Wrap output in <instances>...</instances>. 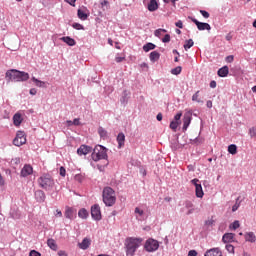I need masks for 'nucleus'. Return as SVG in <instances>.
Listing matches in <instances>:
<instances>
[{"instance_id":"nucleus-43","label":"nucleus","mask_w":256,"mask_h":256,"mask_svg":"<svg viewBox=\"0 0 256 256\" xmlns=\"http://www.w3.org/2000/svg\"><path fill=\"white\" fill-rule=\"evenodd\" d=\"M171 41V35L166 34L164 38H162V43H169Z\"/></svg>"},{"instance_id":"nucleus-12","label":"nucleus","mask_w":256,"mask_h":256,"mask_svg":"<svg viewBox=\"0 0 256 256\" xmlns=\"http://www.w3.org/2000/svg\"><path fill=\"white\" fill-rule=\"evenodd\" d=\"M87 8H79L77 11L78 18L81 19V21H87L89 14L87 13Z\"/></svg>"},{"instance_id":"nucleus-57","label":"nucleus","mask_w":256,"mask_h":256,"mask_svg":"<svg viewBox=\"0 0 256 256\" xmlns=\"http://www.w3.org/2000/svg\"><path fill=\"white\" fill-rule=\"evenodd\" d=\"M233 59H234L233 55H230V56L226 57L227 63H233Z\"/></svg>"},{"instance_id":"nucleus-60","label":"nucleus","mask_w":256,"mask_h":256,"mask_svg":"<svg viewBox=\"0 0 256 256\" xmlns=\"http://www.w3.org/2000/svg\"><path fill=\"white\" fill-rule=\"evenodd\" d=\"M73 125H75V126L81 125V122L79 121V118H76V119L73 120Z\"/></svg>"},{"instance_id":"nucleus-64","label":"nucleus","mask_w":256,"mask_h":256,"mask_svg":"<svg viewBox=\"0 0 256 256\" xmlns=\"http://www.w3.org/2000/svg\"><path fill=\"white\" fill-rule=\"evenodd\" d=\"M30 95H37V89L35 88L30 89Z\"/></svg>"},{"instance_id":"nucleus-49","label":"nucleus","mask_w":256,"mask_h":256,"mask_svg":"<svg viewBox=\"0 0 256 256\" xmlns=\"http://www.w3.org/2000/svg\"><path fill=\"white\" fill-rule=\"evenodd\" d=\"M75 181H78L79 183H81V181H83V175L81 174L75 175Z\"/></svg>"},{"instance_id":"nucleus-61","label":"nucleus","mask_w":256,"mask_h":256,"mask_svg":"<svg viewBox=\"0 0 256 256\" xmlns=\"http://www.w3.org/2000/svg\"><path fill=\"white\" fill-rule=\"evenodd\" d=\"M67 3H69V5H71L72 7H75V3L77 0H66Z\"/></svg>"},{"instance_id":"nucleus-46","label":"nucleus","mask_w":256,"mask_h":256,"mask_svg":"<svg viewBox=\"0 0 256 256\" xmlns=\"http://www.w3.org/2000/svg\"><path fill=\"white\" fill-rule=\"evenodd\" d=\"M183 116V113L179 112L174 116V119L176 122L179 123V121L181 120V117Z\"/></svg>"},{"instance_id":"nucleus-59","label":"nucleus","mask_w":256,"mask_h":256,"mask_svg":"<svg viewBox=\"0 0 256 256\" xmlns=\"http://www.w3.org/2000/svg\"><path fill=\"white\" fill-rule=\"evenodd\" d=\"M135 213H138V215L141 216V215H143L144 212H143V210L139 209V207H136L135 208Z\"/></svg>"},{"instance_id":"nucleus-2","label":"nucleus","mask_w":256,"mask_h":256,"mask_svg":"<svg viewBox=\"0 0 256 256\" xmlns=\"http://www.w3.org/2000/svg\"><path fill=\"white\" fill-rule=\"evenodd\" d=\"M143 243L142 238H135V237H128L125 240V247H126V255L127 256H134L137 252V248Z\"/></svg>"},{"instance_id":"nucleus-33","label":"nucleus","mask_w":256,"mask_h":256,"mask_svg":"<svg viewBox=\"0 0 256 256\" xmlns=\"http://www.w3.org/2000/svg\"><path fill=\"white\" fill-rule=\"evenodd\" d=\"M228 152L231 155H236L237 154V145L232 144V145L228 146Z\"/></svg>"},{"instance_id":"nucleus-17","label":"nucleus","mask_w":256,"mask_h":256,"mask_svg":"<svg viewBox=\"0 0 256 256\" xmlns=\"http://www.w3.org/2000/svg\"><path fill=\"white\" fill-rule=\"evenodd\" d=\"M223 243H234L235 241V234L233 233H225L222 237Z\"/></svg>"},{"instance_id":"nucleus-39","label":"nucleus","mask_w":256,"mask_h":256,"mask_svg":"<svg viewBox=\"0 0 256 256\" xmlns=\"http://www.w3.org/2000/svg\"><path fill=\"white\" fill-rule=\"evenodd\" d=\"M192 101H196L197 103H203L202 100H199V91H197V92L192 96Z\"/></svg>"},{"instance_id":"nucleus-42","label":"nucleus","mask_w":256,"mask_h":256,"mask_svg":"<svg viewBox=\"0 0 256 256\" xmlns=\"http://www.w3.org/2000/svg\"><path fill=\"white\" fill-rule=\"evenodd\" d=\"M239 227H240V225H239V221H234L232 224H231V226H230V228L231 229H239Z\"/></svg>"},{"instance_id":"nucleus-19","label":"nucleus","mask_w":256,"mask_h":256,"mask_svg":"<svg viewBox=\"0 0 256 256\" xmlns=\"http://www.w3.org/2000/svg\"><path fill=\"white\" fill-rule=\"evenodd\" d=\"M60 40L66 43V45H69V47H74V45H76L75 39L69 36L62 37Z\"/></svg>"},{"instance_id":"nucleus-41","label":"nucleus","mask_w":256,"mask_h":256,"mask_svg":"<svg viewBox=\"0 0 256 256\" xmlns=\"http://www.w3.org/2000/svg\"><path fill=\"white\" fill-rule=\"evenodd\" d=\"M249 135L251 138L256 137V127H252L249 129Z\"/></svg>"},{"instance_id":"nucleus-51","label":"nucleus","mask_w":256,"mask_h":256,"mask_svg":"<svg viewBox=\"0 0 256 256\" xmlns=\"http://www.w3.org/2000/svg\"><path fill=\"white\" fill-rule=\"evenodd\" d=\"M66 173H67V171L65 170V167H60V175H61V177H65V175H66Z\"/></svg>"},{"instance_id":"nucleus-35","label":"nucleus","mask_w":256,"mask_h":256,"mask_svg":"<svg viewBox=\"0 0 256 256\" xmlns=\"http://www.w3.org/2000/svg\"><path fill=\"white\" fill-rule=\"evenodd\" d=\"M163 33H167V30L159 28V29L155 30L154 35H155V37H161V35H163Z\"/></svg>"},{"instance_id":"nucleus-14","label":"nucleus","mask_w":256,"mask_h":256,"mask_svg":"<svg viewBox=\"0 0 256 256\" xmlns=\"http://www.w3.org/2000/svg\"><path fill=\"white\" fill-rule=\"evenodd\" d=\"M204 256H223V252H221V249L219 248H212L207 250Z\"/></svg>"},{"instance_id":"nucleus-11","label":"nucleus","mask_w":256,"mask_h":256,"mask_svg":"<svg viewBox=\"0 0 256 256\" xmlns=\"http://www.w3.org/2000/svg\"><path fill=\"white\" fill-rule=\"evenodd\" d=\"M75 215H77V210H75L73 207H65L64 216L66 217V219L73 220L75 218Z\"/></svg>"},{"instance_id":"nucleus-25","label":"nucleus","mask_w":256,"mask_h":256,"mask_svg":"<svg viewBox=\"0 0 256 256\" xmlns=\"http://www.w3.org/2000/svg\"><path fill=\"white\" fill-rule=\"evenodd\" d=\"M229 75V67L223 66L218 70V77H227Z\"/></svg>"},{"instance_id":"nucleus-62","label":"nucleus","mask_w":256,"mask_h":256,"mask_svg":"<svg viewBox=\"0 0 256 256\" xmlns=\"http://www.w3.org/2000/svg\"><path fill=\"white\" fill-rule=\"evenodd\" d=\"M206 106L208 107V109H211V107H213V102L211 100H208L206 102Z\"/></svg>"},{"instance_id":"nucleus-6","label":"nucleus","mask_w":256,"mask_h":256,"mask_svg":"<svg viewBox=\"0 0 256 256\" xmlns=\"http://www.w3.org/2000/svg\"><path fill=\"white\" fill-rule=\"evenodd\" d=\"M190 183L195 187L196 197H198V199H203L205 192H203V186L201 185V181H199V179L197 178H194L190 181Z\"/></svg>"},{"instance_id":"nucleus-50","label":"nucleus","mask_w":256,"mask_h":256,"mask_svg":"<svg viewBox=\"0 0 256 256\" xmlns=\"http://www.w3.org/2000/svg\"><path fill=\"white\" fill-rule=\"evenodd\" d=\"M179 0H163L164 3H172L173 7H176V3Z\"/></svg>"},{"instance_id":"nucleus-23","label":"nucleus","mask_w":256,"mask_h":256,"mask_svg":"<svg viewBox=\"0 0 256 256\" xmlns=\"http://www.w3.org/2000/svg\"><path fill=\"white\" fill-rule=\"evenodd\" d=\"M91 245V240L89 238H84L81 243H79L80 249H89Z\"/></svg>"},{"instance_id":"nucleus-53","label":"nucleus","mask_w":256,"mask_h":256,"mask_svg":"<svg viewBox=\"0 0 256 256\" xmlns=\"http://www.w3.org/2000/svg\"><path fill=\"white\" fill-rule=\"evenodd\" d=\"M116 63H122V61H125V57L117 56L115 58Z\"/></svg>"},{"instance_id":"nucleus-47","label":"nucleus","mask_w":256,"mask_h":256,"mask_svg":"<svg viewBox=\"0 0 256 256\" xmlns=\"http://www.w3.org/2000/svg\"><path fill=\"white\" fill-rule=\"evenodd\" d=\"M29 256H41V253H39L36 250H31L30 253H29Z\"/></svg>"},{"instance_id":"nucleus-1","label":"nucleus","mask_w":256,"mask_h":256,"mask_svg":"<svg viewBox=\"0 0 256 256\" xmlns=\"http://www.w3.org/2000/svg\"><path fill=\"white\" fill-rule=\"evenodd\" d=\"M5 79L8 81V83H11V81H15V82L29 81V73L24 71H19L17 69H11L6 72Z\"/></svg>"},{"instance_id":"nucleus-36","label":"nucleus","mask_w":256,"mask_h":256,"mask_svg":"<svg viewBox=\"0 0 256 256\" xmlns=\"http://www.w3.org/2000/svg\"><path fill=\"white\" fill-rule=\"evenodd\" d=\"M177 127H179V122H177V121L170 122V129H172V131H174V133L177 131Z\"/></svg>"},{"instance_id":"nucleus-8","label":"nucleus","mask_w":256,"mask_h":256,"mask_svg":"<svg viewBox=\"0 0 256 256\" xmlns=\"http://www.w3.org/2000/svg\"><path fill=\"white\" fill-rule=\"evenodd\" d=\"M144 249H146L148 253H153V251H157V249H159V242L153 238H150L146 241Z\"/></svg>"},{"instance_id":"nucleus-26","label":"nucleus","mask_w":256,"mask_h":256,"mask_svg":"<svg viewBox=\"0 0 256 256\" xmlns=\"http://www.w3.org/2000/svg\"><path fill=\"white\" fill-rule=\"evenodd\" d=\"M47 245H48L49 248L52 249V251H57V249H58L57 242L53 238H49L47 240Z\"/></svg>"},{"instance_id":"nucleus-15","label":"nucleus","mask_w":256,"mask_h":256,"mask_svg":"<svg viewBox=\"0 0 256 256\" xmlns=\"http://www.w3.org/2000/svg\"><path fill=\"white\" fill-rule=\"evenodd\" d=\"M92 148L87 146V145H81L78 150L77 153L78 155H89V153H91Z\"/></svg>"},{"instance_id":"nucleus-24","label":"nucleus","mask_w":256,"mask_h":256,"mask_svg":"<svg viewBox=\"0 0 256 256\" xmlns=\"http://www.w3.org/2000/svg\"><path fill=\"white\" fill-rule=\"evenodd\" d=\"M245 241H248L249 243H255L256 241V236L255 233L253 232H247L245 235Z\"/></svg>"},{"instance_id":"nucleus-3","label":"nucleus","mask_w":256,"mask_h":256,"mask_svg":"<svg viewBox=\"0 0 256 256\" xmlns=\"http://www.w3.org/2000/svg\"><path fill=\"white\" fill-rule=\"evenodd\" d=\"M103 203L106 207H113L117 201L115 190L111 187H105L102 192Z\"/></svg>"},{"instance_id":"nucleus-29","label":"nucleus","mask_w":256,"mask_h":256,"mask_svg":"<svg viewBox=\"0 0 256 256\" xmlns=\"http://www.w3.org/2000/svg\"><path fill=\"white\" fill-rule=\"evenodd\" d=\"M155 47H157L155 44L148 42L143 46V51H145V53H149V51H153Z\"/></svg>"},{"instance_id":"nucleus-54","label":"nucleus","mask_w":256,"mask_h":256,"mask_svg":"<svg viewBox=\"0 0 256 256\" xmlns=\"http://www.w3.org/2000/svg\"><path fill=\"white\" fill-rule=\"evenodd\" d=\"M175 25L178 27V29H183V21L179 20L175 23Z\"/></svg>"},{"instance_id":"nucleus-40","label":"nucleus","mask_w":256,"mask_h":256,"mask_svg":"<svg viewBox=\"0 0 256 256\" xmlns=\"http://www.w3.org/2000/svg\"><path fill=\"white\" fill-rule=\"evenodd\" d=\"M241 203H239V198H237L236 203L232 206V211L235 213L239 209Z\"/></svg>"},{"instance_id":"nucleus-37","label":"nucleus","mask_w":256,"mask_h":256,"mask_svg":"<svg viewBox=\"0 0 256 256\" xmlns=\"http://www.w3.org/2000/svg\"><path fill=\"white\" fill-rule=\"evenodd\" d=\"M182 68L181 66H177L176 68L171 70L172 75H181Z\"/></svg>"},{"instance_id":"nucleus-52","label":"nucleus","mask_w":256,"mask_h":256,"mask_svg":"<svg viewBox=\"0 0 256 256\" xmlns=\"http://www.w3.org/2000/svg\"><path fill=\"white\" fill-rule=\"evenodd\" d=\"M185 205H186V209H193V202L186 201Z\"/></svg>"},{"instance_id":"nucleus-20","label":"nucleus","mask_w":256,"mask_h":256,"mask_svg":"<svg viewBox=\"0 0 256 256\" xmlns=\"http://www.w3.org/2000/svg\"><path fill=\"white\" fill-rule=\"evenodd\" d=\"M118 148L125 147V134L123 132L119 133L117 136Z\"/></svg>"},{"instance_id":"nucleus-16","label":"nucleus","mask_w":256,"mask_h":256,"mask_svg":"<svg viewBox=\"0 0 256 256\" xmlns=\"http://www.w3.org/2000/svg\"><path fill=\"white\" fill-rule=\"evenodd\" d=\"M147 9L151 13L157 11V9H159V2H157V0H150L147 5Z\"/></svg>"},{"instance_id":"nucleus-4","label":"nucleus","mask_w":256,"mask_h":256,"mask_svg":"<svg viewBox=\"0 0 256 256\" xmlns=\"http://www.w3.org/2000/svg\"><path fill=\"white\" fill-rule=\"evenodd\" d=\"M38 184L41 189L45 191H52L53 187H55V180L51 177V175L44 174L38 178Z\"/></svg>"},{"instance_id":"nucleus-22","label":"nucleus","mask_w":256,"mask_h":256,"mask_svg":"<svg viewBox=\"0 0 256 256\" xmlns=\"http://www.w3.org/2000/svg\"><path fill=\"white\" fill-rule=\"evenodd\" d=\"M189 125H191V116L190 115H184L183 131H187V129L189 128Z\"/></svg>"},{"instance_id":"nucleus-34","label":"nucleus","mask_w":256,"mask_h":256,"mask_svg":"<svg viewBox=\"0 0 256 256\" xmlns=\"http://www.w3.org/2000/svg\"><path fill=\"white\" fill-rule=\"evenodd\" d=\"M100 5L103 11H105V9H109V1L107 0H100Z\"/></svg>"},{"instance_id":"nucleus-28","label":"nucleus","mask_w":256,"mask_h":256,"mask_svg":"<svg viewBox=\"0 0 256 256\" xmlns=\"http://www.w3.org/2000/svg\"><path fill=\"white\" fill-rule=\"evenodd\" d=\"M161 58V54L157 51H153L150 53V61H152V63H155V61H159V59Z\"/></svg>"},{"instance_id":"nucleus-56","label":"nucleus","mask_w":256,"mask_h":256,"mask_svg":"<svg viewBox=\"0 0 256 256\" xmlns=\"http://www.w3.org/2000/svg\"><path fill=\"white\" fill-rule=\"evenodd\" d=\"M188 256H197V250H190Z\"/></svg>"},{"instance_id":"nucleus-10","label":"nucleus","mask_w":256,"mask_h":256,"mask_svg":"<svg viewBox=\"0 0 256 256\" xmlns=\"http://www.w3.org/2000/svg\"><path fill=\"white\" fill-rule=\"evenodd\" d=\"M91 217L95 221H101V207L95 204L91 207Z\"/></svg>"},{"instance_id":"nucleus-38","label":"nucleus","mask_w":256,"mask_h":256,"mask_svg":"<svg viewBox=\"0 0 256 256\" xmlns=\"http://www.w3.org/2000/svg\"><path fill=\"white\" fill-rule=\"evenodd\" d=\"M225 247H226V250L228 251V253H232V254L235 253V246L234 245L226 244Z\"/></svg>"},{"instance_id":"nucleus-32","label":"nucleus","mask_w":256,"mask_h":256,"mask_svg":"<svg viewBox=\"0 0 256 256\" xmlns=\"http://www.w3.org/2000/svg\"><path fill=\"white\" fill-rule=\"evenodd\" d=\"M193 45H195V42H193V39L186 40L184 44L185 51H187L188 49H191Z\"/></svg>"},{"instance_id":"nucleus-13","label":"nucleus","mask_w":256,"mask_h":256,"mask_svg":"<svg viewBox=\"0 0 256 256\" xmlns=\"http://www.w3.org/2000/svg\"><path fill=\"white\" fill-rule=\"evenodd\" d=\"M33 174V167L29 164L24 165L21 170V177H29V175Z\"/></svg>"},{"instance_id":"nucleus-5","label":"nucleus","mask_w":256,"mask_h":256,"mask_svg":"<svg viewBox=\"0 0 256 256\" xmlns=\"http://www.w3.org/2000/svg\"><path fill=\"white\" fill-rule=\"evenodd\" d=\"M107 148L98 145L94 148V151L92 153V159L93 161H101V159H107Z\"/></svg>"},{"instance_id":"nucleus-18","label":"nucleus","mask_w":256,"mask_h":256,"mask_svg":"<svg viewBox=\"0 0 256 256\" xmlns=\"http://www.w3.org/2000/svg\"><path fill=\"white\" fill-rule=\"evenodd\" d=\"M35 199L38 203H44L46 199L45 192L43 190H37L35 192Z\"/></svg>"},{"instance_id":"nucleus-55","label":"nucleus","mask_w":256,"mask_h":256,"mask_svg":"<svg viewBox=\"0 0 256 256\" xmlns=\"http://www.w3.org/2000/svg\"><path fill=\"white\" fill-rule=\"evenodd\" d=\"M54 215H55V217H63V212H61V210L57 209Z\"/></svg>"},{"instance_id":"nucleus-63","label":"nucleus","mask_w":256,"mask_h":256,"mask_svg":"<svg viewBox=\"0 0 256 256\" xmlns=\"http://www.w3.org/2000/svg\"><path fill=\"white\" fill-rule=\"evenodd\" d=\"M58 255L59 256H67V252L60 250V251H58Z\"/></svg>"},{"instance_id":"nucleus-44","label":"nucleus","mask_w":256,"mask_h":256,"mask_svg":"<svg viewBox=\"0 0 256 256\" xmlns=\"http://www.w3.org/2000/svg\"><path fill=\"white\" fill-rule=\"evenodd\" d=\"M200 13L204 17V19H209V17H210L209 12H207L205 10H200Z\"/></svg>"},{"instance_id":"nucleus-27","label":"nucleus","mask_w":256,"mask_h":256,"mask_svg":"<svg viewBox=\"0 0 256 256\" xmlns=\"http://www.w3.org/2000/svg\"><path fill=\"white\" fill-rule=\"evenodd\" d=\"M32 81H33V83H35L36 87H40L42 89H45V87H47L46 82H43L35 77H32Z\"/></svg>"},{"instance_id":"nucleus-45","label":"nucleus","mask_w":256,"mask_h":256,"mask_svg":"<svg viewBox=\"0 0 256 256\" xmlns=\"http://www.w3.org/2000/svg\"><path fill=\"white\" fill-rule=\"evenodd\" d=\"M21 163V158H14L11 160L12 165H19Z\"/></svg>"},{"instance_id":"nucleus-9","label":"nucleus","mask_w":256,"mask_h":256,"mask_svg":"<svg viewBox=\"0 0 256 256\" xmlns=\"http://www.w3.org/2000/svg\"><path fill=\"white\" fill-rule=\"evenodd\" d=\"M188 19H190L192 21V23H195L197 29L199 31H211V25H209V23H205V22H199L197 19L189 16Z\"/></svg>"},{"instance_id":"nucleus-21","label":"nucleus","mask_w":256,"mask_h":256,"mask_svg":"<svg viewBox=\"0 0 256 256\" xmlns=\"http://www.w3.org/2000/svg\"><path fill=\"white\" fill-rule=\"evenodd\" d=\"M13 123H14L15 127H19L21 125V123H23V117H21V114L16 113L13 116Z\"/></svg>"},{"instance_id":"nucleus-31","label":"nucleus","mask_w":256,"mask_h":256,"mask_svg":"<svg viewBox=\"0 0 256 256\" xmlns=\"http://www.w3.org/2000/svg\"><path fill=\"white\" fill-rule=\"evenodd\" d=\"M98 134L100 135L101 139H107V130L103 127L98 128Z\"/></svg>"},{"instance_id":"nucleus-58","label":"nucleus","mask_w":256,"mask_h":256,"mask_svg":"<svg viewBox=\"0 0 256 256\" xmlns=\"http://www.w3.org/2000/svg\"><path fill=\"white\" fill-rule=\"evenodd\" d=\"M210 87H211V89H215V87H217V82L215 80H212L210 82Z\"/></svg>"},{"instance_id":"nucleus-30","label":"nucleus","mask_w":256,"mask_h":256,"mask_svg":"<svg viewBox=\"0 0 256 256\" xmlns=\"http://www.w3.org/2000/svg\"><path fill=\"white\" fill-rule=\"evenodd\" d=\"M78 217H80V219H87V217H89V212H87L86 209L82 208L78 212Z\"/></svg>"},{"instance_id":"nucleus-48","label":"nucleus","mask_w":256,"mask_h":256,"mask_svg":"<svg viewBox=\"0 0 256 256\" xmlns=\"http://www.w3.org/2000/svg\"><path fill=\"white\" fill-rule=\"evenodd\" d=\"M72 27H73L74 29H78V30L83 29V25H81V24H79V23H74V24L72 25Z\"/></svg>"},{"instance_id":"nucleus-7","label":"nucleus","mask_w":256,"mask_h":256,"mask_svg":"<svg viewBox=\"0 0 256 256\" xmlns=\"http://www.w3.org/2000/svg\"><path fill=\"white\" fill-rule=\"evenodd\" d=\"M27 143V136H25L24 131H18L16 133V137L13 140V145L15 147H21L22 145H25Z\"/></svg>"}]
</instances>
